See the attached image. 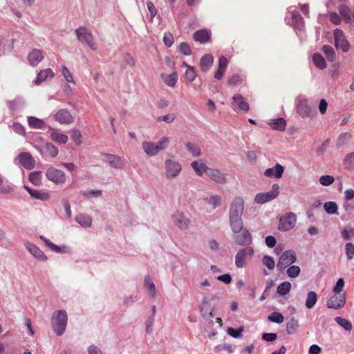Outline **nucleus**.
Returning <instances> with one entry per match:
<instances>
[{"label": "nucleus", "instance_id": "9b49d317", "mask_svg": "<svg viewBox=\"0 0 354 354\" xmlns=\"http://www.w3.org/2000/svg\"><path fill=\"white\" fill-rule=\"evenodd\" d=\"M46 178L57 185H61L66 181V175L62 170L54 167L48 168L46 171Z\"/></svg>", "mask_w": 354, "mask_h": 354}, {"label": "nucleus", "instance_id": "6e6552de", "mask_svg": "<svg viewBox=\"0 0 354 354\" xmlns=\"http://www.w3.org/2000/svg\"><path fill=\"white\" fill-rule=\"evenodd\" d=\"M335 46L337 49H340L343 53H347L350 50V44L346 39L342 30L336 28L333 32Z\"/></svg>", "mask_w": 354, "mask_h": 354}, {"label": "nucleus", "instance_id": "7ed1b4c3", "mask_svg": "<svg viewBox=\"0 0 354 354\" xmlns=\"http://www.w3.org/2000/svg\"><path fill=\"white\" fill-rule=\"evenodd\" d=\"M295 109L302 118L313 119L317 115V110L312 106L305 96L299 95L295 100Z\"/></svg>", "mask_w": 354, "mask_h": 354}, {"label": "nucleus", "instance_id": "de8ad7c7", "mask_svg": "<svg viewBox=\"0 0 354 354\" xmlns=\"http://www.w3.org/2000/svg\"><path fill=\"white\" fill-rule=\"evenodd\" d=\"M345 168L348 170H354V152L348 153L344 160Z\"/></svg>", "mask_w": 354, "mask_h": 354}, {"label": "nucleus", "instance_id": "7c9ffc66", "mask_svg": "<svg viewBox=\"0 0 354 354\" xmlns=\"http://www.w3.org/2000/svg\"><path fill=\"white\" fill-rule=\"evenodd\" d=\"M102 155L106 158V161L111 167L115 169H121L122 167V162L120 157L111 153H103Z\"/></svg>", "mask_w": 354, "mask_h": 354}, {"label": "nucleus", "instance_id": "4be33fe9", "mask_svg": "<svg viewBox=\"0 0 354 354\" xmlns=\"http://www.w3.org/2000/svg\"><path fill=\"white\" fill-rule=\"evenodd\" d=\"M7 105L12 113L20 112L24 109L26 102L23 97H17L13 100L8 101Z\"/></svg>", "mask_w": 354, "mask_h": 354}, {"label": "nucleus", "instance_id": "423d86ee", "mask_svg": "<svg viewBox=\"0 0 354 354\" xmlns=\"http://www.w3.org/2000/svg\"><path fill=\"white\" fill-rule=\"evenodd\" d=\"M165 176L171 180L177 178L182 171L181 164L173 159H166L165 161Z\"/></svg>", "mask_w": 354, "mask_h": 354}, {"label": "nucleus", "instance_id": "4468645a", "mask_svg": "<svg viewBox=\"0 0 354 354\" xmlns=\"http://www.w3.org/2000/svg\"><path fill=\"white\" fill-rule=\"evenodd\" d=\"M24 247L30 252V254L38 261L42 262H46L48 261V257L39 247H37L34 243L30 241H26L24 243Z\"/></svg>", "mask_w": 354, "mask_h": 354}, {"label": "nucleus", "instance_id": "79ce46f5", "mask_svg": "<svg viewBox=\"0 0 354 354\" xmlns=\"http://www.w3.org/2000/svg\"><path fill=\"white\" fill-rule=\"evenodd\" d=\"M339 12L346 21L351 20V10L346 5L342 4L339 6Z\"/></svg>", "mask_w": 354, "mask_h": 354}, {"label": "nucleus", "instance_id": "5701e85b", "mask_svg": "<svg viewBox=\"0 0 354 354\" xmlns=\"http://www.w3.org/2000/svg\"><path fill=\"white\" fill-rule=\"evenodd\" d=\"M213 299L212 295H205L202 299L200 306V311L202 316L206 317L207 315L212 317L213 316L212 309L210 308V301Z\"/></svg>", "mask_w": 354, "mask_h": 354}, {"label": "nucleus", "instance_id": "393cba45", "mask_svg": "<svg viewBox=\"0 0 354 354\" xmlns=\"http://www.w3.org/2000/svg\"><path fill=\"white\" fill-rule=\"evenodd\" d=\"M44 53L41 50L32 49L28 55L30 65L35 66L44 59Z\"/></svg>", "mask_w": 354, "mask_h": 354}, {"label": "nucleus", "instance_id": "680f3d73", "mask_svg": "<svg viewBox=\"0 0 354 354\" xmlns=\"http://www.w3.org/2000/svg\"><path fill=\"white\" fill-rule=\"evenodd\" d=\"M174 42V39L173 35L169 32H165L164 37H163L164 44L167 47L169 48L172 46Z\"/></svg>", "mask_w": 354, "mask_h": 354}, {"label": "nucleus", "instance_id": "39448f33", "mask_svg": "<svg viewBox=\"0 0 354 354\" xmlns=\"http://www.w3.org/2000/svg\"><path fill=\"white\" fill-rule=\"evenodd\" d=\"M77 40L87 45L91 50H97V46L92 32L85 26H80L75 30Z\"/></svg>", "mask_w": 354, "mask_h": 354}, {"label": "nucleus", "instance_id": "c03bdc74", "mask_svg": "<svg viewBox=\"0 0 354 354\" xmlns=\"http://www.w3.org/2000/svg\"><path fill=\"white\" fill-rule=\"evenodd\" d=\"M317 301V296L315 292L310 291L307 295L306 301V306L307 308L310 309L315 305Z\"/></svg>", "mask_w": 354, "mask_h": 354}, {"label": "nucleus", "instance_id": "f8f14e48", "mask_svg": "<svg viewBox=\"0 0 354 354\" xmlns=\"http://www.w3.org/2000/svg\"><path fill=\"white\" fill-rule=\"evenodd\" d=\"M254 252V249L252 247L240 249L235 256L236 266L239 268H244L245 266V258L246 257H252Z\"/></svg>", "mask_w": 354, "mask_h": 354}, {"label": "nucleus", "instance_id": "412c9836", "mask_svg": "<svg viewBox=\"0 0 354 354\" xmlns=\"http://www.w3.org/2000/svg\"><path fill=\"white\" fill-rule=\"evenodd\" d=\"M19 162L26 169H32L35 166V161L32 156L28 152H22L19 154Z\"/></svg>", "mask_w": 354, "mask_h": 354}, {"label": "nucleus", "instance_id": "a18cd8bd", "mask_svg": "<svg viewBox=\"0 0 354 354\" xmlns=\"http://www.w3.org/2000/svg\"><path fill=\"white\" fill-rule=\"evenodd\" d=\"M335 321L339 326L342 327L344 330L347 331H351L352 330V324L349 320L341 317H337L335 318Z\"/></svg>", "mask_w": 354, "mask_h": 354}, {"label": "nucleus", "instance_id": "b1692460", "mask_svg": "<svg viewBox=\"0 0 354 354\" xmlns=\"http://www.w3.org/2000/svg\"><path fill=\"white\" fill-rule=\"evenodd\" d=\"M284 171V167L279 163H277L274 167L268 168L264 171V175L269 178H280Z\"/></svg>", "mask_w": 354, "mask_h": 354}, {"label": "nucleus", "instance_id": "5fc2aeb1", "mask_svg": "<svg viewBox=\"0 0 354 354\" xmlns=\"http://www.w3.org/2000/svg\"><path fill=\"white\" fill-rule=\"evenodd\" d=\"M262 263L269 270H273L275 267V262L273 257L268 254L263 257Z\"/></svg>", "mask_w": 354, "mask_h": 354}, {"label": "nucleus", "instance_id": "052dcab7", "mask_svg": "<svg viewBox=\"0 0 354 354\" xmlns=\"http://www.w3.org/2000/svg\"><path fill=\"white\" fill-rule=\"evenodd\" d=\"M178 80L177 75L176 73L169 74L165 79V83L171 87H173L176 84Z\"/></svg>", "mask_w": 354, "mask_h": 354}, {"label": "nucleus", "instance_id": "e2e57ef3", "mask_svg": "<svg viewBox=\"0 0 354 354\" xmlns=\"http://www.w3.org/2000/svg\"><path fill=\"white\" fill-rule=\"evenodd\" d=\"M345 251L347 259L351 260L354 257V245L352 243H347L345 246Z\"/></svg>", "mask_w": 354, "mask_h": 354}, {"label": "nucleus", "instance_id": "c85d7f7f", "mask_svg": "<svg viewBox=\"0 0 354 354\" xmlns=\"http://www.w3.org/2000/svg\"><path fill=\"white\" fill-rule=\"evenodd\" d=\"M268 124L273 130L283 131L286 129L287 122L283 118H278L276 119H270L268 122Z\"/></svg>", "mask_w": 354, "mask_h": 354}, {"label": "nucleus", "instance_id": "49530a36", "mask_svg": "<svg viewBox=\"0 0 354 354\" xmlns=\"http://www.w3.org/2000/svg\"><path fill=\"white\" fill-rule=\"evenodd\" d=\"M324 209L325 212L328 214H337V205L335 202L328 201L324 204Z\"/></svg>", "mask_w": 354, "mask_h": 354}, {"label": "nucleus", "instance_id": "f3484780", "mask_svg": "<svg viewBox=\"0 0 354 354\" xmlns=\"http://www.w3.org/2000/svg\"><path fill=\"white\" fill-rule=\"evenodd\" d=\"M232 107L234 110H240L248 112L250 109L249 104L245 100L243 96L239 93L234 94L232 97Z\"/></svg>", "mask_w": 354, "mask_h": 354}, {"label": "nucleus", "instance_id": "f257e3e1", "mask_svg": "<svg viewBox=\"0 0 354 354\" xmlns=\"http://www.w3.org/2000/svg\"><path fill=\"white\" fill-rule=\"evenodd\" d=\"M244 201L236 197L232 201L229 209V223L232 232L239 234L243 230L242 215L244 209Z\"/></svg>", "mask_w": 354, "mask_h": 354}, {"label": "nucleus", "instance_id": "f704fd0d", "mask_svg": "<svg viewBox=\"0 0 354 354\" xmlns=\"http://www.w3.org/2000/svg\"><path fill=\"white\" fill-rule=\"evenodd\" d=\"M275 197L274 194H271L270 192H261L256 194L254 201L258 204H263L267 202H270Z\"/></svg>", "mask_w": 354, "mask_h": 354}, {"label": "nucleus", "instance_id": "2eb2a0df", "mask_svg": "<svg viewBox=\"0 0 354 354\" xmlns=\"http://www.w3.org/2000/svg\"><path fill=\"white\" fill-rule=\"evenodd\" d=\"M174 224L180 230H187L189 225V218L183 212L176 211L171 216Z\"/></svg>", "mask_w": 354, "mask_h": 354}, {"label": "nucleus", "instance_id": "13d9d810", "mask_svg": "<svg viewBox=\"0 0 354 354\" xmlns=\"http://www.w3.org/2000/svg\"><path fill=\"white\" fill-rule=\"evenodd\" d=\"M169 142V138L168 137H162L158 142L156 143L158 151L159 152L166 149Z\"/></svg>", "mask_w": 354, "mask_h": 354}, {"label": "nucleus", "instance_id": "4c0bfd02", "mask_svg": "<svg viewBox=\"0 0 354 354\" xmlns=\"http://www.w3.org/2000/svg\"><path fill=\"white\" fill-rule=\"evenodd\" d=\"M50 136L51 139L58 144H66L68 140V138L66 134L61 133L56 130L53 131Z\"/></svg>", "mask_w": 354, "mask_h": 354}, {"label": "nucleus", "instance_id": "a19ab883", "mask_svg": "<svg viewBox=\"0 0 354 354\" xmlns=\"http://www.w3.org/2000/svg\"><path fill=\"white\" fill-rule=\"evenodd\" d=\"M298 321L295 318H291L287 323H286V330L288 334L292 335L295 334L298 328Z\"/></svg>", "mask_w": 354, "mask_h": 354}, {"label": "nucleus", "instance_id": "dca6fc26", "mask_svg": "<svg viewBox=\"0 0 354 354\" xmlns=\"http://www.w3.org/2000/svg\"><path fill=\"white\" fill-rule=\"evenodd\" d=\"M207 175L210 180L217 184H225L227 183V175L218 169L209 168Z\"/></svg>", "mask_w": 354, "mask_h": 354}, {"label": "nucleus", "instance_id": "ea45409f", "mask_svg": "<svg viewBox=\"0 0 354 354\" xmlns=\"http://www.w3.org/2000/svg\"><path fill=\"white\" fill-rule=\"evenodd\" d=\"M291 287V283L289 281H283L277 286V292L280 296H285L289 293Z\"/></svg>", "mask_w": 354, "mask_h": 354}, {"label": "nucleus", "instance_id": "8fccbe9b", "mask_svg": "<svg viewBox=\"0 0 354 354\" xmlns=\"http://www.w3.org/2000/svg\"><path fill=\"white\" fill-rule=\"evenodd\" d=\"M29 180L35 186H39L41 183V171H33L29 174Z\"/></svg>", "mask_w": 354, "mask_h": 354}, {"label": "nucleus", "instance_id": "9d476101", "mask_svg": "<svg viewBox=\"0 0 354 354\" xmlns=\"http://www.w3.org/2000/svg\"><path fill=\"white\" fill-rule=\"evenodd\" d=\"M346 300V294L344 292L342 294L333 293V295L327 301V308L335 310L341 309L344 306Z\"/></svg>", "mask_w": 354, "mask_h": 354}, {"label": "nucleus", "instance_id": "ddd939ff", "mask_svg": "<svg viewBox=\"0 0 354 354\" xmlns=\"http://www.w3.org/2000/svg\"><path fill=\"white\" fill-rule=\"evenodd\" d=\"M296 221V215L292 212H289L280 218L278 228L281 231H288L295 227Z\"/></svg>", "mask_w": 354, "mask_h": 354}, {"label": "nucleus", "instance_id": "0eeeda50", "mask_svg": "<svg viewBox=\"0 0 354 354\" xmlns=\"http://www.w3.org/2000/svg\"><path fill=\"white\" fill-rule=\"evenodd\" d=\"M297 261L296 253L292 250H288L281 254L277 264L279 271L281 272Z\"/></svg>", "mask_w": 354, "mask_h": 354}, {"label": "nucleus", "instance_id": "3c124183", "mask_svg": "<svg viewBox=\"0 0 354 354\" xmlns=\"http://www.w3.org/2000/svg\"><path fill=\"white\" fill-rule=\"evenodd\" d=\"M185 147L187 151L192 153L194 157H199L201 155V149L192 142H187Z\"/></svg>", "mask_w": 354, "mask_h": 354}, {"label": "nucleus", "instance_id": "69168bd1", "mask_svg": "<svg viewBox=\"0 0 354 354\" xmlns=\"http://www.w3.org/2000/svg\"><path fill=\"white\" fill-rule=\"evenodd\" d=\"M154 318L149 317L145 322V331L147 334L151 335L153 330Z\"/></svg>", "mask_w": 354, "mask_h": 354}, {"label": "nucleus", "instance_id": "1a4fd4ad", "mask_svg": "<svg viewBox=\"0 0 354 354\" xmlns=\"http://www.w3.org/2000/svg\"><path fill=\"white\" fill-rule=\"evenodd\" d=\"M39 239L44 241L46 246L48 247L52 252H54L57 254H72L73 251L70 246L66 245H57L55 243H53L50 239L46 238L43 235L39 236Z\"/></svg>", "mask_w": 354, "mask_h": 354}, {"label": "nucleus", "instance_id": "cd10ccee", "mask_svg": "<svg viewBox=\"0 0 354 354\" xmlns=\"http://www.w3.org/2000/svg\"><path fill=\"white\" fill-rule=\"evenodd\" d=\"M240 235L236 236V243L239 245H250L252 242V237L248 230L244 229Z\"/></svg>", "mask_w": 354, "mask_h": 354}, {"label": "nucleus", "instance_id": "0e129e2a", "mask_svg": "<svg viewBox=\"0 0 354 354\" xmlns=\"http://www.w3.org/2000/svg\"><path fill=\"white\" fill-rule=\"evenodd\" d=\"M178 50L180 53L184 55H189L192 53L189 46L186 42H182L180 44Z\"/></svg>", "mask_w": 354, "mask_h": 354}, {"label": "nucleus", "instance_id": "774afa93", "mask_svg": "<svg viewBox=\"0 0 354 354\" xmlns=\"http://www.w3.org/2000/svg\"><path fill=\"white\" fill-rule=\"evenodd\" d=\"M12 130L17 134L24 136L26 133L25 129L19 122H14L12 125Z\"/></svg>", "mask_w": 354, "mask_h": 354}, {"label": "nucleus", "instance_id": "bf43d9fd", "mask_svg": "<svg viewBox=\"0 0 354 354\" xmlns=\"http://www.w3.org/2000/svg\"><path fill=\"white\" fill-rule=\"evenodd\" d=\"M335 179L333 176L330 175H323L319 178V183L322 185L329 186L332 185Z\"/></svg>", "mask_w": 354, "mask_h": 354}, {"label": "nucleus", "instance_id": "a211bd4d", "mask_svg": "<svg viewBox=\"0 0 354 354\" xmlns=\"http://www.w3.org/2000/svg\"><path fill=\"white\" fill-rule=\"evenodd\" d=\"M55 120L62 124H69L73 121L71 113L65 109H59L54 115Z\"/></svg>", "mask_w": 354, "mask_h": 354}, {"label": "nucleus", "instance_id": "864d4df0", "mask_svg": "<svg viewBox=\"0 0 354 354\" xmlns=\"http://www.w3.org/2000/svg\"><path fill=\"white\" fill-rule=\"evenodd\" d=\"M268 319L273 323L281 324L284 320V317L281 313L279 312H273L268 317Z\"/></svg>", "mask_w": 354, "mask_h": 354}, {"label": "nucleus", "instance_id": "a878e982", "mask_svg": "<svg viewBox=\"0 0 354 354\" xmlns=\"http://www.w3.org/2000/svg\"><path fill=\"white\" fill-rule=\"evenodd\" d=\"M24 189L28 192L31 198L41 201H46L49 199L50 196L48 192L33 189L27 185L24 186Z\"/></svg>", "mask_w": 354, "mask_h": 354}, {"label": "nucleus", "instance_id": "20e7f679", "mask_svg": "<svg viewBox=\"0 0 354 354\" xmlns=\"http://www.w3.org/2000/svg\"><path fill=\"white\" fill-rule=\"evenodd\" d=\"M68 315L65 310L55 311L51 317L52 327L57 335H62L66 328Z\"/></svg>", "mask_w": 354, "mask_h": 354}, {"label": "nucleus", "instance_id": "f03ea898", "mask_svg": "<svg viewBox=\"0 0 354 354\" xmlns=\"http://www.w3.org/2000/svg\"><path fill=\"white\" fill-rule=\"evenodd\" d=\"M285 22L287 25L293 28L298 36L302 34L304 29V21L295 6L288 8L285 17Z\"/></svg>", "mask_w": 354, "mask_h": 354}, {"label": "nucleus", "instance_id": "473e14b6", "mask_svg": "<svg viewBox=\"0 0 354 354\" xmlns=\"http://www.w3.org/2000/svg\"><path fill=\"white\" fill-rule=\"evenodd\" d=\"M214 57L211 54L204 55L200 61V67L202 71H207L213 64Z\"/></svg>", "mask_w": 354, "mask_h": 354}, {"label": "nucleus", "instance_id": "603ef678", "mask_svg": "<svg viewBox=\"0 0 354 354\" xmlns=\"http://www.w3.org/2000/svg\"><path fill=\"white\" fill-rule=\"evenodd\" d=\"M221 197L218 195H211L209 198H205V201L214 208L218 207L221 205Z\"/></svg>", "mask_w": 354, "mask_h": 354}, {"label": "nucleus", "instance_id": "6e6d98bb", "mask_svg": "<svg viewBox=\"0 0 354 354\" xmlns=\"http://www.w3.org/2000/svg\"><path fill=\"white\" fill-rule=\"evenodd\" d=\"M287 274L290 278H295L299 276L301 269L298 266H290L287 269Z\"/></svg>", "mask_w": 354, "mask_h": 354}, {"label": "nucleus", "instance_id": "72a5a7b5", "mask_svg": "<svg viewBox=\"0 0 354 354\" xmlns=\"http://www.w3.org/2000/svg\"><path fill=\"white\" fill-rule=\"evenodd\" d=\"M142 147L145 151V153L149 156H155L158 153V151L156 149V145L155 142H149V141H144L142 143Z\"/></svg>", "mask_w": 354, "mask_h": 354}, {"label": "nucleus", "instance_id": "4d7b16f0", "mask_svg": "<svg viewBox=\"0 0 354 354\" xmlns=\"http://www.w3.org/2000/svg\"><path fill=\"white\" fill-rule=\"evenodd\" d=\"M344 284V280L342 278H339L333 288V292L335 294H342L344 292L343 289Z\"/></svg>", "mask_w": 354, "mask_h": 354}, {"label": "nucleus", "instance_id": "bb28decb", "mask_svg": "<svg viewBox=\"0 0 354 354\" xmlns=\"http://www.w3.org/2000/svg\"><path fill=\"white\" fill-rule=\"evenodd\" d=\"M27 122L29 127L34 129L44 130L47 127V124L44 120L35 116H28Z\"/></svg>", "mask_w": 354, "mask_h": 354}, {"label": "nucleus", "instance_id": "6ab92c4d", "mask_svg": "<svg viewBox=\"0 0 354 354\" xmlns=\"http://www.w3.org/2000/svg\"><path fill=\"white\" fill-rule=\"evenodd\" d=\"M211 31L207 28L198 30L193 35L194 41L199 44L209 42L211 40Z\"/></svg>", "mask_w": 354, "mask_h": 354}, {"label": "nucleus", "instance_id": "09e8293b", "mask_svg": "<svg viewBox=\"0 0 354 354\" xmlns=\"http://www.w3.org/2000/svg\"><path fill=\"white\" fill-rule=\"evenodd\" d=\"M244 76L239 74H234L227 80L229 86H234L241 84L244 81Z\"/></svg>", "mask_w": 354, "mask_h": 354}, {"label": "nucleus", "instance_id": "c756f323", "mask_svg": "<svg viewBox=\"0 0 354 354\" xmlns=\"http://www.w3.org/2000/svg\"><path fill=\"white\" fill-rule=\"evenodd\" d=\"M59 150L57 147L50 142H44L42 157L55 158L58 154Z\"/></svg>", "mask_w": 354, "mask_h": 354}, {"label": "nucleus", "instance_id": "338daca9", "mask_svg": "<svg viewBox=\"0 0 354 354\" xmlns=\"http://www.w3.org/2000/svg\"><path fill=\"white\" fill-rule=\"evenodd\" d=\"M88 354H104L102 350L97 345L92 344L87 347Z\"/></svg>", "mask_w": 354, "mask_h": 354}, {"label": "nucleus", "instance_id": "e433bc0d", "mask_svg": "<svg viewBox=\"0 0 354 354\" xmlns=\"http://www.w3.org/2000/svg\"><path fill=\"white\" fill-rule=\"evenodd\" d=\"M75 221L83 227H88L92 224V219L89 215L80 214L75 218Z\"/></svg>", "mask_w": 354, "mask_h": 354}, {"label": "nucleus", "instance_id": "aec40b11", "mask_svg": "<svg viewBox=\"0 0 354 354\" xmlns=\"http://www.w3.org/2000/svg\"><path fill=\"white\" fill-rule=\"evenodd\" d=\"M190 165L198 176H202L204 174H207L210 168L205 165L203 159L194 160L191 162Z\"/></svg>", "mask_w": 354, "mask_h": 354}, {"label": "nucleus", "instance_id": "37998d69", "mask_svg": "<svg viewBox=\"0 0 354 354\" xmlns=\"http://www.w3.org/2000/svg\"><path fill=\"white\" fill-rule=\"evenodd\" d=\"M322 51L326 57L328 62H333L335 59V53L333 48L330 45H324L322 47Z\"/></svg>", "mask_w": 354, "mask_h": 354}, {"label": "nucleus", "instance_id": "c9c22d12", "mask_svg": "<svg viewBox=\"0 0 354 354\" xmlns=\"http://www.w3.org/2000/svg\"><path fill=\"white\" fill-rule=\"evenodd\" d=\"M144 287L149 292L150 297L155 298L156 296V288L154 283L149 275H145L144 278Z\"/></svg>", "mask_w": 354, "mask_h": 354}, {"label": "nucleus", "instance_id": "58836bf2", "mask_svg": "<svg viewBox=\"0 0 354 354\" xmlns=\"http://www.w3.org/2000/svg\"><path fill=\"white\" fill-rule=\"evenodd\" d=\"M313 62L315 66L319 69H325L327 66L326 62L323 56L319 53H314L313 55Z\"/></svg>", "mask_w": 354, "mask_h": 354}, {"label": "nucleus", "instance_id": "2f4dec72", "mask_svg": "<svg viewBox=\"0 0 354 354\" xmlns=\"http://www.w3.org/2000/svg\"><path fill=\"white\" fill-rule=\"evenodd\" d=\"M54 75L55 74L50 68L42 70L37 73V78L35 80V84L39 85L48 79H52Z\"/></svg>", "mask_w": 354, "mask_h": 354}]
</instances>
